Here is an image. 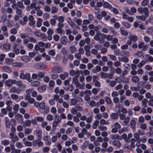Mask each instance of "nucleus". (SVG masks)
<instances>
[{"label": "nucleus", "mask_w": 153, "mask_h": 153, "mask_svg": "<svg viewBox=\"0 0 153 153\" xmlns=\"http://www.w3.org/2000/svg\"><path fill=\"white\" fill-rule=\"evenodd\" d=\"M68 75L69 74L68 72H65L63 73L60 74L59 76L62 80H64L68 77Z\"/></svg>", "instance_id": "obj_20"}, {"label": "nucleus", "mask_w": 153, "mask_h": 153, "mask_svg": "<svg viewBox=\"0 0 153 153\" xmlns=\"http://www.w3.org/2000/svg\"><path fill=\"white\" fill-rule=\"evenodd\" d=\"M16 85L19 88H22L23 89H24L25 88V85L20 80L17 81Z\"/></svg>", "instance_id": "obj_24"}, {"label": "nucleus", "mask_w": 153, "mask_h": 153, "mask_svg": "<svg viewBox=\"0 0 153 153\" xmlns=\"http://www.w3.org/2000/svg\"><path fill=\"white\" fill-rule=\"evenodd\" d=\"M12 65L14 67L22 68L24 66V64L22 62H14L12 63Z\"/></svg>", "instance_id": "obj_19"}, {"label": "nucleus", "mask_w": 153, "mask_h": 153, "mask_svg": "<svg viewBox=\"0 0 153 153\" xmlns=\"http://www.w3.org/2000/svg\"><path fill=\"white\" fill-rule=\"evenodd\" d=\"M120 30L121 32V34L122 35L127 36L128 35V33L126 31L124 30L123 27H120Z\"/></svg>", "instance_id": "obj_37"}, {"label": "nucleus", "mask_w": 153, "mask_h": 153, "mask_svg": "<svg viewBox=\"0 0 153 153\" xmlns=\"http://www.w3.org/2000/svg\"><path fill=\"white\" fill-rule=\"evenodd\" d=\"M131 80L133 82L136 83L139 81V78L137 76H134L132 77Z\"/></svg>", "instance_id": "obj_38"}, {"label": "nucleus", "mask_w": 153, "mask_h": 153, "mask_svg": "<svg viewBox=\"0 0 153 153\" xmlns=\"http://www.w3.org/2000/svg\"><path fill=\"white\" fill-rule=\"evenodd\" d=\"M145 121L144 118L142 116H141L139 117L138 118V123H143Z\"/></svg>", "instance_id": "obj_41"}, {"label": "nucleus", "mask_w": 153, "mask_h": 153, "mask_svg": "<svg viewBox=\"0 0 153 153\" xmlns=\"http://www.w3.org/2000/svg\"><path fill=\"white\" fill-rule=\"evenodd\" d=\"M40 37L42 41L45 42L47 41V38L46 35L45 34L43 33L42 34L41 36H40Z\"/></svg>", "instance_id": "obj_55"}, {"label": "nucleus", "mask_w": 153, "mask_h": 153, "mask_svg": "<svg viewBox=\"0 0 153 153\" xmlns=\"http://www.w3.org/2000/svg\"><path fill=\"white\" fill-rule=\"evenodd\" d=\"M69 74L71 76H75V77L78 78L80 75V72L78 70L75 71L73 69H71L69 71Z\"/></svg>", "instance_id": "obj_10"}, {"label": "nucleus", "mask_w": 153, "mask_h": 153, "mask_svg": "<svg viewBox=\"0 0 153 153\" xmlns=\"http://www.w3.org/2000/svg\"><path fill=\"white\" fill-rule=\"evenodd\" d=\"M135 139L134 138H132L130 140L131 145V147L134 148L135 147Z\"/></svg>", "instance_id": "obj_54"}, {"label": "nucleus", "mask_w": 153, "mask_h": 153, "mask_svg": "<svg viewBox=\"0 0 153 153\" xmlns=\"http://www.w3.org/2000/svg\"><path fill=\"white\" fill-rule=\"evenodd\" d=\"M53 17L58 20L59 22H64V19L63 16H57V15H54Z\"/></svg>", "instance_id": "obj_26"}, {"label": "nucleus", "mask_w": 153, "mask_h": 153, "mask_svg": "<svg viewBox=\"0 0 153 153\" xmlns=\"http://www.w3.org/2000/svg\"><path fill=\"white\" fill-rule=\"evenodd\" d=\"M148 102V100L145 98L142 101V105L144 107H146L147 106V103Z\"/></svg>", "instance_id": "obj_42"}, {"label": "nucleus", "mask_w": 153, "mask_h": 153, "mask_svg": "<svg viewBox=\"0 0 153 153\" xmlns=\"http://www.w3.org/2000/svg\"><path fill=\"white\" fill-rule=\"evenodd\" d=\"M55 117L56 119L54 120L60 123L61 121V118L59 115H56Z\"/></svg>", "instance_id": "obj_62"}, {"label": "nucleus", "mask_w": 153, "mask_h": 153, "mask_svg": "<svg viewBox=\"0 0 153 153\" xmlns=\"http://www.w3.org/2000/svg\"><path fill=\"white\" fill-rule=\"evenodd\" d=\"M10 45L9 44H5L3 45V48L6 50L10 49Z\"/></svg>", "instance_id": "obj_49"}, {"label": "nucleus", "mask_w": 153, "mask_h": 153, "mask_svg": "<svg viewBox=\"0 0 153 153\" xmlns=\"http://www.w3.org/2000/svg\"><path fill=\"white\" fill-rule=\"evenodd\" d=\"M51 12L52 14H55L58 11V8L55 6H53L51 7Z\"/></svg>", "instance_id": "obj_35"}, {"label": "nucleus", "mask_w": 153, "mask_h": 153, "mask_svg": "<svg viewBox=\"0 0 153 153\" xmlns=\"http://www.w3.org/2000/svg\"><path fill=\"white\" fill-rule=\"evenodd\" d=\"M110 116L111 119L114 120L117 119L118 117L117 114L115 113H112Z\"/></svg>", "instance_id": "obj_51"}, {"label": "nucleus", "mask_w": 153, "mask_h": 153, "mask_svg": "<svg viewBox=\"0 0 153 153\" xmlns=\"http://www.w3.org/2000/svg\"><path fill=\"white\" fill-rule=\"evenodd\" d=\"M120 61H121L123 62H127L128 61V59L125 57H121L119 59Z\"/></svg>", "instance_id": "obj_61"}, {"label": "nucleus", "mask_w": 153, "mask_h": 153, "mask_svg": "<svg viewBox=\"0 0 153 153\" xmlns=\"http://www.w3.org/2000/svg\"><path fill=\"white\" fill-rule=\"evenodd\" d=\"M22 60L25 62H27L30 60V59L28 56H23L22 57Z\"/></svg>", "instance_id": "obj_29"}, {"label": "nucleus", "mask_w": 153, "mask_h": 153, "mask_svg": "<svg viewBox=\"0 0 153 153\" xmlns=\"http://www.w3.org/2000/svg\"><path fill=\"white\" fill-rule=\"evenodd\" d=\"M29 20V24L30 26L34 25L35 23V22L34 20V17L33 16L30 15L28 17Z\"/></svg>", "instance_id": "obj_21"}, {"label": "nucleus", "mask_w": 153, "mask_h": 153, "mask_svg": "<svg viewBox=\"0 0 153 153\" xmlns=\"http://www.w3.org/2000/svg\"><path fill=\"white\" fill-rule=\"evenodd\" d=\"M149 3L148 0H143L141 3V5L142 6L147 5Z\"/></svg>", "instance_id": "obj_50"}, {"label": "nucleus", "mask_w": 153, "mask_h": 153, "mask_svg": "<svg viewBox=\"0 0 153 153\" xmlns=\"http://www.w3.org/2000/svg\"><path fill=\"white\" fill-rule=\"evenodd\" d=\"M21 90L19 88L13 86L9 90V92L10 93H15L16 94H19Z\"/></svg>", "instance_id": "obj_12"}, {"label": "nucleus", "mask_w": 153, "mask_h": 153, "mask_svg": "<svg viewBox=\"0 0 153 153\" xmlns=\"http://www.w3.org/2000/svg\"><path fill=\"white\" fill-rule=\"evenodd\" d=\"M7 14H4L1 17V22L3 23L4 22L7 20Z\"/></svg>", "instance_id": "obj_52"}, {"label": "nucleus", "mask_w": 153, "mask_h": 153, "mask_svg": "<svg viewBox=\"0 0 153 153\" xmlns=\"http://www.w3.org/2000/svg\"><path fill=\"white\" fill-rule=\"evenodd\" d=\"M134 137L136 139L137 142L138 141V140L140 138L139 134L137 133H135L133 134Z\"/></svg>", "instance_id": "obj_64"}, {"label": "nucleus", "mask_w": 153, "mask_h": 153, "mask_svg": "<svg viewBox=\"0 0 153 153\" xmlns=\"http://www.w3.org/2000/svg\"><path fill=\"white\" fill-rule=\"evenodd\" d=\"M40 139H37L36 140H34L33 141V145L34 146H36L37 145L38 146L40 147L42 146L43 144V143L41 141Z\"/></svg>", "instance_id": "obj_15"}, {"label": "nucleus", "mask_w": 153, "mask_h": 153, "mask_svg": "<svg viewBox=\"0 0 153 153\" xmlns=\"http://www.w3.org/2000/svg\"><path fill=\"white\" fill-rule=\"evenodd\" d=\"M140 127L142 129L145 130L147 128L146 124L143 123H141L140 125Z\"/></svg>", "instance_id": "obj_58"}, {"label": "nucleus", "mask_w": 153, "mask_h": 153, "mask_svg": "<svg viewBox=\"0 0 153 153\" xmlns=\"http://www.w3.org/2000/svg\"><path fill=\"white\" fill-rule=\"evenodd\" d=\"M34 105L36 107L40 109L44 110L45 108V102H35L34 103Z\"/></svg>", "instance_id": "obj_4"}, {"label": "nucleus", "mask_w": 153, "mask_h": 153, "mask_svg": "<svg viewBox=\"0 0 153 153\" xmlns=\"http://www.w3.org/2000/svg\"><path fill=\"white\" fill-rule=\"evenodd\" d=\"M33 89L32 88H30L29 89H27L25 92L27 94V97H29L30 96V94L32 93V92L33 91Z\"/></svg>", "instance_id": "obj_44"}, {"label": "nucleus", "mask_w": 153, "mask_h": 153, "mask_svg": "<svg viewBox=\"0 0 153 153\" xmlns=\"http://www.w3.org/2000/svg\"><path fill=\"white\" fill-rule=\"evenodd\" d=\"M37 65L39 68L41 69H44L46 68L47 67L46 64L43 63H40L38 64Z\"/></svg>", "instance_id": "obj_30"}, {"label": "nucleus", "mask_w": 153, "mask_h": 153, "mask_svg": "<svg viewBox=\"0 0 153 153\" xmlns=\"http://www.w3.org/2000/svg\"><path fill=\"white\" fill-rule=\"evenodd\" d=\"M10 137L12 140V142H14L19 140L18 137L16 135H15L13 133H10L9 134Z\"/></svg>", "instance_id": "obj_17"}, {"label": "nucleus", "mask_w": 153, "mask_h": 153, "mask_svg": "<svg viewBox=\"0 0 153 153\" xmlns=\"http://www.w3.org/2000/svg\"><path fill=\"white\" fill-rule=\"evenodd\" d=\"M120 119L123 120L121 124L123 126H127L128 124L130 121V118L128 117H126V116L123 114H120L119 115Z\"/></svg>", "instance_id": "obj_1"}, {"label": "nucleus", "mask_w": 153, "mask_h": 153, "mask_svg": "<svg viewBox=\"0 0 153 153\" xmlns=\"http://www.w3.org/2000/svg\"><path fill=\"white\" fill-rule=\"evenodd\" d=\"M103 6L104 8H107L108 9H111L112 7L107 2H104Z\"/></svg>", "instance_id": "obj_40"}, {"label": "nucleus", "mask_w": 153, "mask_h": 153, "mask_svg": "<svg viewBox=\"0 0 153 153\" xmlns=\"http://www.w3.org/2000/svg\"><path fill=\"white\" fill-rule=\"evenodd\" d=\"M46 85L39 86L38 88V91L40 92H42L46 89Z\"/></svg>", "instance_id": "obj_31"}, {"label": "nucleus", "mask_w": 153, "mask_h": 153, "mask_svg": "<svg viewBox=\"0 0 153 153\" xmlns=\"http://www.w3.org/2000/svg\"><path fill=\"white\" fill-rule=\"evenodd\" d=\"M42 19L40 18H38L37 19V22H36V26L38 27H41L42 25Z\"/></svg>", "instance_id": "obj_34"}, {"label": "nucleus", "mask_w": 153, "mask_h": 153, "mask_svg": "<svg viewBox=\"0 0 153 153\" xmlns=\"http://www.w3.org/2000/svg\"><path fill=\"white\" fill-rule=\"evenodd\" d=\"M111 137L112 140H121V136L118 135L117 134L112 135Z\"/></svg>", "instance_id": "obj_33"}, {"label": "nucleus", "mask_w": 153, "mask_h": 153, "mask_svg": "<svg viewBox=\"0 0 153 153\" xmlns=\"http://www.w3.org/2000/svg\"><path fill=\"white\" fill-rule=\"evenodd\" d=\"M2 70L3 72H6L8 73H11L12 72L10 67L8 66H4L2 67Z\"/></svg>", "instance_id": "obj_16"}, {"label": "nucleus", "mask_w": 153, "mask_h": 153, "mask_svg": "<svg viewBox=\"0 0 153 153\" xmlns=\"http://www.w3.org/2000/svg\"><path fill=\"white\" fill-rule=\"evenodd\" d=\"M60 42L61 43L64 45H66L68 42V39L67 37L65 36H62L60 38Z\"/></svg>", "instance_id": "obj_14"}, {"label": "nucleus", "mask_w": 153, "mask_h": 153, "mask_svg": "<svg viewBox=\"0 0 153 153\" xmlns=\"http://www.w3.org/2000/svg\"><path fill=\"white\" fill-rule=\"evenodd\" d=\"M42 140L47 145H50L51 143V138L49 136L46 135L42 137Z\"/></svg>", "instance_id": "obj_7"}, {"label": "nucleus", "mask_w": 153, "mask_h": 153, "mask_svg": "<svg viewBox=\"0 0 153 153\" xmlns=\"http://www.w3.org/2000/svg\"><path fill=\"white\" fill-rule=\"evenodd\" d=\"M40 82L38 81H34L31 83V85L34 87L38 86L40 85Z\"/></svg>", "instance_id": "obj_45"}, {"label": "nucleus", "mask_w": 153, "mask_h": 153, "mask_svg": "<svg viewBox=\"0 0 153 153\" xmlns=\"http://www.w3.org/2000/svg\"><path fill=\"white\" fill-rule=\"evenodd\" d=\"M16 15H19V16L22 17V10L20 9L17 8L16 10Z\"/></svg>", "instance_id": "obj_53"}, {"label": "nucleus", "mask_w": 153, "mask_h": 153, "mask_svg": "<svg viewBox=\"0 0 153 153\" xmlns=\"http://www.w3.org/2000/svg\"><path fill=\"white\" fill-rule=\"evenodd\" d=\"M137 39L138 37L136 35H130L128 37V39L126 42V43L129 45H130L132 44V42H135L137 41Z\"/></svg>", "instance_id": "obj_2"}, {"label": "nucleus", "mask_w": 153, "mask_h": 153, "mask_svg": "<svg viewBox=\"0 0 153 153\" xmlns=\"http://www.w3.org/2000/svg\"><path fill=\"white\" fill-rule=\"evenodd\" d=\"M22 123L21 124L22 125L23 127H25L26 126L30 127L31 124V121L30 120H27Z\"/></svg>", "instance_id": "obj_22"}, {"label": "nucleus", "mask_w": 153, "mask_h": 153, "mask_svg": "<svg viewBox=\"0 0 153 153\" xmlns=\"http://www.w3.org/2000/svg\"><path fill=\"white\" fill-rule=\"evenodd\" d=\"M6 85L8 87H11L12 85L11 79H9L7 80L6 82Z\"/></svg>", "instance_id": "obj_57"}, {"label": "nucleus", "mask_w": 153, "mask_h": 153, "mask_svg": "<svg viewBox=\"0 0 153 153\" xmlns=\"http://www.w3.org/2000/svg\"><path fill=\"white\" fill-rule=\"evenodd\" d=\"M50 15L48 13H45L43 15V17L45 19L47 20L50 18Z\"/></svg>", "instance_id": "obj_60"}, {"label": "nucleus", "mask_w": 153, "mask_h": 153, "mask_svg": "<svg viewBox=\"0 0 153 153\" xmlns=\"http://www.w3.org/2000/svg\"><path fill=\"white\" fill-rule=\"evenodd\" d=\"M69 50L71 53H74L77 51V50L75 46L74 45H72L70 46Z\"/></svg>", "instance_id": "obj_27"}, {"label": "nucleus", "mask_w": 153, "mask_h": 153, "mask_svg": "<svg viewBox=\"0 0 153 153\" xmlns=\"http://www.w3.org/2000/svg\"><path fill=\"white\" fill-rule=\"evenodd\" d=\"M13 59L10 58H6L5 59V63L8 65H9L11 63H13Z\"/></svg>", "instance_id": "obj_28"}, {"label": "nucleus", "mask_w": 153, "mask_h": 153, "mask_svg": "<svg viewBox=\"0 0 153 153\" xmlns=\"http://www.w3.org/2000/svg\"><path fill=\"white\" fill-rule=\"evenodd\" d=\"M30 74L29 73L24 74L22 72L20 73L19 74V78L22 79H26L29 82H31V80L30 79Z\"/></svg>", "instance_id": "obj_3"}, {"label": "nucleus", "mask_w": 153, "mask_h": 153, "mask_svg": "<svg viewBox=\"0 0 153 153\" xmlns=\"http://www.w3.org/2000/svg\"><path fill=\"white\" fill-rule=\"evenodd\" d=\"M100 122L101 124L102 125L106 124L108 125L109 124V122L108 121L106 122L105 120L103 119L100 120Z\"/></svg>", "instance_id": "obj_63"}, {"label": "nucleus", "mask_w": 153, "mask_h": 153, "mask_svg": "<svg viewBox=\"0 0 153 153\" xmlns=\"http://www.w3.org/2000/svg\"><path fill=\"white\" fill-rule=\"evenodd\" d=\"M19 105L18 104H16L14 106L13 109L14 114H16L17 113L19 109Z\"/></svg>", "instance_id": "obj_32"}, {"label": "nucleus", "mask_w": 153, "mask_h": 153, "mask_svg": "<svg viewBox=\"0 0 153 153\" xmlns=\"http://www.w3.org/2000/svg\"><path fill=\"white\" fill-rule=\"evenodd\" d=\"M63 71L62 68L59 66H54L52 69L51 71L52 73H59Z\"/></svg>", "instance_id": "obj_9"}, {"label": "nucleus", "mask_w": 153, "mask_h": 153, "mask_svg": "<svg viewBox=\"0 0 153 153\" xmlns=\"http://www.w3.org/2000/svg\"><path fill=\"white\" fill-rule=\"evenodd\" d=\"M122 18L124 19H127L129 22H132L134 21V19L132 17H129L125 12L122 13Z\"/></svg>", "instance_id": "obj_13"}, {"label": "nucleus", "mask_w": 153, "mask_h": 153, "mask_svg": "<svg viewBox=\"0 0 153 153\" xmlns=\"http://www.w3.org/2000/svg\"><path fill=\"white\" fill-rule=\"evenodd\" d=\"M31 9H36V4L35 2L32 3L29 6L26 8V10L27 11H30Z\"/></svg>", "instance_id": "obj_18"}, {"label": "nucleus", "mask_w": 153, "mask_h": 153, "mask_svg": "<svg viewBox=\"0 0 153 153\" xmlns=\"http://www.w3.org/2000/svg\"><path fill=\"white\" fill-rule=\"evenodd\" d=\"M136 18L137 19H140L142 21H144L146 20V18L144 16H136Z\"/></svg>", "instance_id": "obj_47"}, {"label": "nucleus", "mask_w": 153, "mask_h": 153, "mask_svg": "<svg viewBox=\"0 0 153 153\" xmlns=\"http://www.w3.org/2000/svg\"><path fill=\"white\" fill-rule=\"evenodd\" d=\"M1 143L2 144L6 146L9 144L10 141L8 140H4L1 141Z\"/></svg>", "instance_id": "obj_46"}, {"label": "nucleus", "mask_w": 153, "mask_h": 153, "mask_svg": "<svg viewBox=\"0 0 153 153\" xmlns=\"http://www.w3.org/2000/svg\"><path fill=\"white\" fill-rule=\"evenodd\" d=\"M32 131V129L27 128L25 129L24 133L26 134H31Z\"/></svg>", "instance_id": "obj_48"}, {"label": "nucleus", "mask_w": 153, "mask_h": 153, "mask_svg": "<svg viewBox=\"0 0 153 153\" xmlns=\"http://www.w3.org/2000/svg\"><path fill=\"white\" fill-rule=\"evenodd\" d=\"M146 32L148 34L151 35L153 33V27H148Z\"/></svg>", "instance_id": "obj_39"}, {"label": "nucleus", "mask_w": 153, "mask_h": 153, "mask_svg": "<svg viewBox=\"0 0 153 153\" xmlns=\"http://www.w3.org/2000/svg\"><path fill=\"white\" fill-rule=\"evenodd\" d=\"M66 20L67 22L69 25L70 26L74 29H79V26L76 25L71 20V18H67L66 19Z\"/></svg>", "instance_id": "obj_6"}, {"label": "nucleus", "mask_w": 153, "mask_h": 153, "mask_svg": "<svg viewBox=\"0 0 153 153\" xmlns=\"http://www.w3.org/2000/svg\"><path fill=\"white\" fill-rule=\"evenodd\" d=\"M137 11L140 13H144L146 16H149V9L147 7H139L137 8Z\"/></svg>", "instance_id": "obj_5"}, {"label": "nucleus", "mask_w": 153, "mask_h": 153, "mask_svg": "<svg viewBox=\"0 0 153 153\" xmlns=\"http://www.w3.org/2000/svg\"><path fill=\"white\" fill-rule=\"evenodd\" d=\"M113 144L114 145L117 147H120L121 145L120 143L118 141H113Z\"/></svg>", "instance_id": "obj_59"}, {"label": "nucleus", "mask_w": 153, "mask_h": 153, "mask_svg": "<svg viewBox=\"0 0 153 153\" xmlns=\"http://www.w3.org/2000/svg\"><path fill=\"white\" fill-rule=\"evenodd\" d=\"M147 140V138L145 136L142 137L140 138H139L138 142H141L143 143H145Z\"/></svg>", "instance_id": "obj_43"}, {"label": "nucleus", "mask_w": 153, "mask_h": 153, "mask_svg": "<svg viewBox=\"0 0 153 153\" xmlns=\"http://www.w3.org/2000/svg\"><path fill=\"white\" fill-rule=\"evenodd\" d=\"M137 122L134 119H131L130 123V125L131 128L133 129H135L136 127Z\"/></svg>", "instance_id": "obj_23"}, {"label": "nucleus", "mask_w": 153, "mask_h": 153, "mask_svg": "<svg viewBox=\"0 0 153 153\" xmlns=\"http://www.w3.org/2000/svg\"><path fill=\"white\" fill-rule=\"evenodd\" d=\"M56 73L53 74L51 75V77L52 79H56L58 78L59 75L58 74Z\"/></svg>", "instance_id": "obj_56"}, {"label": "nucleus", "mask_w": 153, "mask_h": 153, "mask_svg": "<svg viewBox=\"0 0 153 153\" xmlns=\"http://www.w3.org/2000/svg\"><path fill=\"white\" fill-rule=\"evenodd\" d=\"M138 48L140 49H141L142 51H146L148 49L147 45H145L143 42H140L138 44Z\"/></svg>", "instance_id": "obj_8"}, {"label": "nucleus", "mask_w": 153, "mask_h": 153, "mask_svg": "<svg viewBox=\"0 0 153 153\" xmlns=\"http://www.w3.org/2000/svg\"><path fill=\"white\" fill-rule=\"evenodd\" d=\"M143 55V53L142 51H138L137 52L134 53L133 54V56L137 58H140Z\"/></svg>", "instance_id": "obj_25"}, {"label": "nucleus", "mask_w": 153, "mask_h": 153, "mask_svg": "<svg viewBox=\"0 0 153 153\" xmlns=\"http://www.w3.org/2000/svg\"><path fill=\"white\" fill-rule=\"evenodd\" d=\"M15 117L16 120L19 121H21L23 119L22 116L19 114H18L16 115L15 116Z\"/></svg>", "instance_id": "obj_36"}, {"label": "nucleus", "mask_w": 153, "mask_h": 153, "mask_svg": "<svg viewBox=\"0 0 153 153\" xmlns=\"http://www.w3.org/2000/svg\"><path fill=\"white\" fill-rule=\"evenodd\" d=\"M33 134L37 137V139H42V131L40 129H36L34 130Z\"/></svg>", "instance_id": "obj_11"}]
</instances>
